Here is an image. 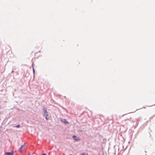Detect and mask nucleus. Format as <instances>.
<instances>
[{
	"mask_svg": "<svg viewBox=\"0 0 155 155\" xmlns=\"http://www.w3.org/2000/svg\"><path fill=\"white\" fill-rule=\"evenodd\" d=\"M43 111L44 112V115L45 116V118L47 120L49 119V117H48V113L47 111V108L45 107H43Z\"/></svg>",
	"mask_w": 155,
	"mask_h": 155,
	"instance_id": "f257e3e1",
	"label": "nucleus"
},
{
	"mask_svg": "<svg viewBox=\"0 0 155 155\" xmlns=\"http://www.w3.org/2000/svg\"><path fill=\"white\" fill-rule=\"evenodd\" d=\"M26 148L25 144L21 146V147L19 149L18 151L20 152H21L23 150H25Z\"/></svg>",
	"mask_w": 155,
	"mask_h": 155,
	"instance_id": "f03ea898",
	"label": "nucleus"
},
{
	"mask_svg": "<svg viewBox=\"0 0 155 155\" xmlns=\"http://www.w3.org/2000/svg\"><path fill=\"white\" fill-rule=\"evenodd\" d=\"M60 121L61 122L66 124H69V122L65 119H61Z\"/></svg>",
	"mask_w": 155,
	"mask_h": 155,
	"instance_id": "7ed1b4c3",
	"label": "nucleus"
},
{
	"mask_svg": "<svg viewBox=\"0 0 155 155\" xmlns=\"http://www.w3.org/2000/svg\"><path fill=\"white\" fill-rule=\"evenodd\" d=\"M14 151H12L11 152H7L5 153L6 155H13L14 153Z\"/></svg>",
	"mask_w": 155,
	"mask_h": 155,
	"instance_id": "20e7f679",
	"label": "nucleus"
},
{
	"mask_svg": "<svg viewBox=\"0 0 155 155\" xmlns=\"http://www.w3.org/2000/svg\"><path fill=\"white\" fill-rule=\"evenodd\" d=\"M73 138H74V140L76 141H78L80 140V139L79 137H77L75 136H73Z\"/></svg>",
	"mask_w": 155,
	"mask_h": 155,
	"instance_id": "39448f33",
	"label": "nucleus"
},
{
	"mask_svg": "<svg viewBox=\"0 0 155 155\" xmlns=\"http://www.w3.org/2000/svg\"><path fill=\"white\" fill-rule=\"evenodd\" d=\"M32 68H33V73L34 74L35 73V70H34V67H33V63H32Z\"/></svg>",
	"mask_w": 155,
	"mask_h": 155,
	"instance_id": "423d86ee",
	"label": "nucleus"
},
{
	"mask_svg": "<svg viewBox=\"0 0 155 155\" xmlns=\"http://www.w3.org/2000/svg\"><path fill=\"white\" fill-rule=\"evenodd\" d=\"M20 127V125H18L16 126L15 127H17V128H19Z\"/></svg>",
	"mask_w": 155,
	"mask_h": 155,
	"instance_id": "0eeeda50",
	"label": "nucleus"
},
{
	"mask_svg": "<svg viewBox=\"0 0 155 155\" xmlns=\"http://www.w3.org/2000/svg\"><path fill=\"white\" fill-rule=\"evenodd\" d=\"M81 155H88L87 153H83L81 154Z\"/></svg>",
	"mask_w": 155,
	"mask_h": 155,
	"instance_id": "6e6552de",
	"label": "nucleus"
},
{
	"mask_svg": "<svg viewBox=\"0 0 155 155\" xmlns=\"http://www.w3.org/2000/svg\"><path fill=\"white\" fill-rule=\"evenodd\" d=\"M42 155H46V154L45 153H43L42 154Z\"/></svg>",
	"mask_w": 155,
	"mask_h": 155,
	"instance_id": "1a4fd4ad",
	"label": "nucleus"
},
{
	"mask_svg": "<svg viewBox=\"0 0 155 155\" xmlns=\"http://www.w3.org/2000/svg\"><path fill=\"white\" fill-rule=\"evenodd\" d=\"M70 155H72L71 154Z\"/></svg>",
	"mask_w": 155,
	"mask_h": 155,
	"instance_id": "9d476101",
	"label": "nucleus"
}]
</instances>
